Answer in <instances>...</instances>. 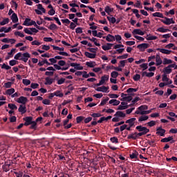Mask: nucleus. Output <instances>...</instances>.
<instances>
[{"instance_id":"obj_47","label":"nucleus","mask_w":177,"mask_h":177,"mask_svg":"<svg viewBox=\"0 0 177 177\" xmlns=\"http://www.w3.org/2000/svg\"><path fill=\"white\" fill-rule=\"evenodd\" d=\"M163 64H171L172 61L171 59H168L167 58H164L163 59Z\"/></svg>"},{"instance_id":"obj_61","label":"nucleus","mask_w":177,"mask_h":177,"mask_svg":"<svg viewBox=\"0 0 177 177\" xmlns=\"http://www.w3.org/2000/svg\"><path fill=\"white\" fill-rule=\"evenodd\" d=\"M111 142L112 143H118V138H117L116 137L111 138Z\"/></svg>"},{"instance_id":"obj_25","label":"nucleus","mask_w":177,"mask_h":177,"mask_svg":"<svg viewBox=\"0 0 177 177\" xmlns=\"http://www.w3.org/2000/svg\"><path fill=\"white\" fill-rule=\"evenodd\" d=\"M126 114H125V113H124V112H122V111H117L116 113H115V117H118V118H124V117H126Z\"/></svg>"},{"instance_id":"obj_22","label":"nucleus","mask_w":177,"mask_h":177,"mask_svg":"<svg viewBox=\"0 0 177 177\" xmlns=\"http://www.w3.org/2000/svg\"><path fill=\"white\" fill-rule=\"evenodd\" d=\"M156 66H161V64H162V60L161 59V57H160L159 55H157L156 56Z\"/></svg>"},{"instance_id":"obj_34","label":"nucleus","mask_w":177,"mask_h":177,"mask_svg":"<svg viewBox=\"0 0 177 177\" xmlns=\"http://www.w3.org/2000/svg\"><path fill=\"white\" fill-rule=\"evenodd\" d=\"M86 66H87V67H90L91 68H93V67H95V66H96V62H88L86 63Z\"/></svg>"},{"instance_id":"obj_62","label":"nucleus","mask_w":177,"mask_h":177,"mask_svg":"<svg viewBox=\"0 0 177 177\" xmlns=\"http://www.w3.org/2000/svg\"><path fill=\"white\" fill-rule=\"evenodd\" d=\"M133 79L135 81H139V80H140V75H139V74L135 75L133 77Z\"/></svg>"},{"instance_id":"obj_56","label":"nucleus","mask_w":177,"mask_h":177,"mask_svg":"<svg viewBox=\"0 0 177 177\" xmlns=\"http://www.w3.org/2000/svg\"><path fill=\"white\" fill-rule=\"evenodd\" d=\"M88 49L89 52H91V53H95V55H96V52H97V48H88Z\"/></svg>"},{"instance_id":"obj_2","label":"nucleus","mask_w":177,"mask_h":177,"mask_svg":"<svg viewBox=\"0 0 177 177\" xmlns=\"http://www.w3.org/2000/svg\"><path fill=\"white\" fill-rule=\"evenodd\" d=\"M149 109V106L147 105H141L140 107L137 109V110L135 112V114H140V115H145V113L146 111Z\"/></svg>"},{"instance_id":"obj_29","label":"nucleus","mask_w":177,"mask_h":177,"mask_svg":"<svg viewBox=\"0 0 177 177\" xmlns=\"http://www.w3.org/2000/svg\"><path fill=\"white\" fill-rule=\"evenodd\" d=\"M147 41H156L157 39L156 36H153L151 35H147V37H145Z\"/></svg>"},{"instance_id":"obj_63","label":"nucleus","mask_w":177,"mask_h":177,"mask_svg":"<svg viewBox=\"0 0 177 177\" xmlns=\"http://www.w3.org/2000/svg\"><path fill=\"white\" fill-rule=\"evenodd\" d=\"M31 44L36 45L37 46H39V45H41V42L38 41L37 40H35L32 41Z\"/></svg>"},{"instance_id":"obj_3","label":"nucleus","mask_w":177,"mask_h":177,"mask_svg":"<svg viewBox=\"0 0 177 177\" xmlns=\"http://www.w3.org/2000/svg\"><path fill=\"white\" fill-rule=\"evenodd\" d=\"M164 19H160V21L165 24L166 26H169L171 24H175V21H174V18H168L167 17H163Z\"/></svg>"},{"instance_id":"obj_10","label":"nucleus","mask_w":177,"mask_h":177,"mask_svg":"<svg viewBox=\"0 0 177 177\" xmlns=\"http://www.w3.org/2000/svg\"><path fill=\"white\" fill-rule=\"evenodd\" d=\"M128 107H129V105H128V102H122L118 106V110H127Z\"/></svg>"},{"instance_id":"obj_37","label":"nucleus","mask_w":177,"mask_h":177,"mask_svg":"<svg viewBox=\"0 0 177 177\" xmlns=\"http://www.w3.org/2000/svg\"><path fill=\"white\" fill-rule=\"evenodd\" d=\"M15 88H12L10 89L6 90V94L8 95V96H12L13 95V93H15Z\"/></svg>"},{"instance_id":"obj_4","label":"nucleus","mask_w":177,"mask_h":177,"mask_svg":"<svg viewBox=\"0 0 177 177\" xmlns=\"http://www.w3.org/2000/svg\"><path fill=\"white\" fill-rule=\"evenodd\" d=\"M37 10H35V13H37V15H42V13H46V10H45L44 8V7L42 6V4H37Z\"/></svg>"},{"instance_id":"obj_19","label":"nucleus","mask_w":177,"mask_h":177,"mask_svg":"<svg viewBox=\"0 0 177 177\" xmlns=\"http://www.w3.org/2000/svg\"><path fill=\"white\" fill-rule=\"evenodd\" d=\"M84 55L86 57H88V59H95L96 58V54L89 53V52H85Z\"/></svg>"},{"instance_id":"obj_27","label":"nucleus","mask_w":177,"mask_h":177,"mask_svg":"<svg viewBox=\"0 0 177 177\" xmlns=\"http://www.w3.org/2000/svg\"><path fill=\"white\" fill-rule=\"evenodd\" d=\"M149 120V117L146 115H142L138 118V122H143V121H147Z\"/></svg>"},{"instance_id":"obj_17","label":"nucleus","mask_w":177,"mask_h":177,"mask_svg":"<svg viewBox=\"0 0 177 177\" xmlns=\"http://www.w3.org/2000/svg\"><path fill=\"white\" fill-rule=\"evenodd\" d=\"M171 140H172V141L171 142ZM160 142H162V143H168V142H171V143H175V140H174V137H172V136L162 138L160 140Z\"/></svg>"},{"instance_id":"obj_24","label":"nucleus","mask_w":177,"mask_h":177,"mask_svg":"<svg viewBox=\"0 0 177 177\" xmlns=\"http://www.w3.org/2000/svg\"><path fill=\"white\" fill-rule=\"evenodd\" d=\"M132 34H133V35L138 34V35H145V32L142 31L140 29H134L132 31Z\"/></svg>"},{"instance_id":"obj_16","label":"nucleus","mask_w":177,"mask_h":177,"mask_svg":"<svg viewBox=\"0 0 177 177\" xmlns=\"http://www.w3.org/2000/svg\"><path fill=\"white\" fill-rule=\"evenodd\" d=\"M137 48L141 50V52H145V49H147L149 48V44L146 43H143L141 44H139Z\"/></svg>"},{"instance_id":"obj_43","label":"nucleus","mask_w":177,"mask_h":177,"mask_svg":"<svg viewBox=\"0 0 177 177\" xmlns=\"http://www.w3.org/2000/svg\"><path fill=\"white\" fill-rule=\"evenodd\" d=\"M107 19L112 24H114L117 21V19H115V17H107Z\"/></svg>"},{"instance_id":"obj_51","label":"nucleus","mask_w":177,"mask_h":177,"mask_svg":"<svg viewBox=\"0 0 177 177\" xmlns=\"http://www.w3.org/2000/svg\"><path fill=\"white\" fill-rule=\"evenodd\" d=\"M53 48L54 50H59L60 52H63L64 50V48H60L59 46H53Z\"/></svg>"},{"instance_id":"obj_28","label":"nucleus","mask_w":177,"mask_h":177,"mask_svg":"<svg viewBox=\"0 0 177 177\" xmlns=\"http://www.w3.org/2000/svg\"><path fill=\"white\" fill-rule=\"evenodd\" d=\"M25 124L24 125H26V127L28 125H31V123L32 122V117H26L25 119Z\"/></svg>"},{"instance_id":"obj_5","label":"nucleus","mask_w":177,"mask_h":177,"mask_svg":"<svg viewBox=\"0 0 177 177\" xmlns=\"http://www.w3.org/2000/svg\"><path fill=\"white\" fill-rule=\"evenodd\" d=\"M136 129L138 131V132H141L146 135V133H149L150 132V129H147V127H142V126H137L136 127Z\"/></svg>"},{"instance_id":"obj_44","label":"nucleus","mask_w":177,"mask_h":177,"mask_svg":"<svg viewBox=\"0 0 177 177\" xmlns=\"http://www.w3.org/2000/svg\"><path fill=\"white\" fill-rule=\"evenodd\" d=\"M8 23H9V18H6L2 21L0 22V26H5Z\"/></svg>"},{"instance_id":"obj_38","label":"nucleus","mask_w":177,"mask_h":177,"mask_svg":"<svg viewBox=\"0 0 177 177\" xmlns=\"http://www.w3.org/2000/svg\"><path fill=\"white\" fill-rule=\"evenodd\" d=\"M104 10H105L106 13H107L108 15H110L111 13V12H113V10H114V9L110 8V6H106L104 8Z\"/></svg>"},{"instance_id":"obj_60","label":"nucleus","mask_w":177,"mask_h":177,"mask_svg":"<svg viewBox=\"0 0 177 177\" xmlns=\"http://www.w3.org/2000/svg\"><path fill=\"white\" fill-rule=\"evenodd\" d=\"M42 103H43V104L49 106V104H50V101L48 99H44V100H43Z\"/></svg>"},{"instance_id":"obj_64","label":"nucleus","mask_w":177,"mask_h":177,"mask_svg":"<svg viewBox=\"0 0 177 177\" xmlns=\"http://www.w3.org/2000/svg\"><path fill=\"white\" fill-rule=\"evenodd\" d=\"M17 177H23V171L15 172Z\"/></svg>"},{"instance_id":"obj_26","label":"nucleus","mask_w":177,"mask_h":177,"mask_svg":"<svg viewBox=\"0 0 177 177\" xmlns=\"http://www.w3.org/2000/svg\"><path fill=\"white\" fill-rule=\"evenodd\" d=\"M12 30V27H8V28H6V27H1L0 28V32H10Z\"/></svg>"},{"instance_id":"obj_52","label":"nucleus","mask_w":177,"mask_h":177,"mask_svg":"<svg viewBox=\"0 0 177 177\" xmlns=\"http://www.w3.org/2000/svg\"><path fill=\"white\" fill-rule=\"evenodd\" d=\"M64 82H66V79L64 78H61L59 80H57V84L58 85H62V84H64Z\"/></svg>"},{"instance_id":"obj_58","label":"nucleus","mask_w":177,"mask_h":177,"mask_svg":"<svg viewBox=\"0 0 177 177\" xmlns=\"http://www.w3.org/2000/svg\"><path fill=\"white\" fill-rule=\"evenodd\" d=\"M10 66H16L17 64V61L16 59H12L9 61Z\"/></svg>"},{"instance_id":"obj_30","label":"nucleus","mask_w":177,"mask_h":177,"mask_svg":"<svg viewBox=\"0 0 177 177\" xmlns=\"http://www.w3.org/2000/svg\"><path fill=\"white\" fill-rule=\"evenodd\" d=\"M11 20L12 23H17V21H19V17H17V14L13 13L11 16Z\"/></svg>"},{"instance_id":"obj_48","label":"nucleus","mask_w":177,"mask_h":177,"mask_svg":"<svg viewBox=\"0 0 177 177\" xmlns=\"http://www.w3.org/2000/svg\"><path fill=\"white\" fill-rule=\"evenodd\" d=\"M22 82H23L24 85H26V86L30 85V84H31V81H30V80H27V79H24L22 80Z\"/></svg>"},{"instance_id":"obj_33","label":"nucleus","mask_w":177,"mask_h":177,"mask_svg":"<svg viewBox=\"0 0 177 177\" xmlns=\"http://www.w3.org/2000/svg\"><path fill=\"white\" fill-rule=\"evenodd\" d=\"M89 40L91 42H93L95 46H100V43L97 42V39L95 37L89 38Z\"/></svg>"},{"instance_id":"obj_45","label":"nucleus","mask_w":177,"mask_h":177,"mask_svg":"<svg viewBox=\"0 0 177 177\" xmlns=\"http://www.w3.org/2000/svg\"><path fill=\"white\" fill-rule=\"evenodd\" d=\"M24 31L26 34H28L29 35H32V32L31 31V28H24Z\"/></svg>"},{"instance_id":"obj_50","label":"nucleus","mask_w":177,"mask_h":177,"mask_svg":"<svg viewBox=\"0 0 177 177\" xmlns=\"http://www.w3.org/2000/svg\"><path fill=\"white\" fill-rule=\"evenodd\" d=\"M12 84L13 83L12 82H8L4 84V86H5V88H6L8 89L9 88H12Z\"/></svg>"},{"instance_id":"obj_15","label":"nucleus","mask_w":177,"mask_h":177,"mask_svg":"<svg viewBox=\"0 0 177 177\" xmlns=\"http://www.w3.org/2000/svg\"><path fill=\"white\" fill-rule=\"evenodd\" d=\"M102 38L106 39L107 42H113V41H115V37L113 36L112 35L109 34L106 37L104 36Z\"/></svg>"},{"instance_id":"obj_9","label":"nucleus","mask_w":177,"mask_h":177,"mask_svg":"<svg viewBox=\"0 0 177 177\" xmlns=\"http://www.w3.org/2000/svg\"><path fill=\"white\" fill-rule=\"evenodd\" d=\"M165 129H162L161 127L156 129V135L158 136H165Z\"/></svg>"},{"instance_id":"obj_49","label":"nucleus","mask_w":177,"mask_h":177,"mask_svg":"<svg viewBox=\"0 0 177 177\" xmlns=\"http://www.w3.org/2000/svg\"><path fill=\"white\" fill-rule=\"evenodd\" d=\"M157 31H158L159 32H167V31H169V30L160 27L158 28Z\"/></svg>"},{"instance_id":"obj_1","label":"nucleus","mask_w":177,"mask_h":177,"mask_svg":"<svg viewBox=\"0 0 177 177\" xmlns=\"http://www.w3.org/2000/svg\"><path fill=\"white\" fill-rule=\"evenodd\" d=\"M126 124H128V128L127 131H131V128H134V127H136L138 125V122H136V118H131L127 120H126Z\"/></svg>"},{"instance_id":"obj_36","label":"nucleus","mask_w":177,"mask_h":177,"mask_svg":"<svg viewBox=\"0 0 177 177\" xmlns=\"http://www.w3.org/2000/svg\"><path fill=\"white\" fill-rule=\"evenodd\" d=\"M16 53V48L11 49L10 52L8 53V57L6 59H9V57H13V55Z\"/></svg>"},{"instance_id":"obj_13","label":"nucleus","mask_w":177,"mask_h":177,"mask_svg":"<svg viewBox=\"0 0 177 177\" xmlns=\"http://www.w3.org/2000/svg\"><path fill=\"white\" fill-rule=\"evenodd\" d=\"M71 67H74L75 70H84V66H81L80 64L77 63H71L70 64Z\"/></svg>"},{"instance_id":"obj_41","label":"nucleus","mask_w":177,"mask_h":177,"mask_svg":"<svg viewBox=\"0 0 177 177\" xmlns=\"http://www.w3.org/2000/svg\"><path fill=\"white\" fill-rule=\"evenodd\" d=\"M30 21H31L30 19L26 18L24 21L23 26H26L27 27H30Z\"/></svg>"},{"instance_id":"obj_57","label":"nucleus","mask_w":177,"mask_h":177,"mask_svg":"<svg viewBox=\"0 0 177 177\" xmlns=\"http://www.w3.org/2000/svg\"><path fill=\"white\" fill-rule=\"evenodd\" d=\"M39 86V84H38V83H32L30 85V87L32 88V89H37V88H38Z\"/></svg>"},{"instance_id":"obj_21","label":"nucleus","mask_w":177,"mask_h":177,"mask_svg":"<svg viewBox=\"0 0 177 177\" xmlns=\"http://www.w3.org/2000/svg\"><path fill=\"white\" fill-rule=\"evenodd\" d=\"M156 50H159L161 53H164L165 55H171V50L164 49V48H157Z\"/></svg>"},{"instance_id":"obj_18","label":"nucleus","mask_w":177,"mask_h":177,"mask_svg":"<svg viewBox=\"0 0 177 177\" xmlns=\"http://www.w3.org/2000/svg\"><path fill=\"white\" fill-rule=\"evenodd\" d=\"M18 111L21 113V114H24L27 111V108L26 107V105H21L19 106L18 109Z\"/></svg>"},{"instance_id":"obj_55","label":"nucleus","mask_w":177,"mask_h":177,"mask_svg":"<svg viewBox=\"0 0 177 177\" xmlns=\"http://www.w3.org/2000/svg\"><path fill=\"white\" fill-rule=\"evenodd\" d=\"M156 124H157V122L156 121H153V120L147 122L148 127H154L156 125Z\"/></svg>"},{"instance_id":"obj_20","label":"nucleus","mask_w":177,"mask_h":177,"mask_svg":"<svg viewBox=\"0 0 177 177\" xmlns=\"http://www.w3.org/2000/svg\"><path fill=\"white\" fill-rule=\"evenodd\" d=\"M113 44L107 43L106 44L102 46V48L103 49V50H110Z\"/></svg>"},{"instance_id":"obj_39","label":"nucleus","mask_w":177,"mask_h":177,"mask_svg":"<svg viewBox=\"0 0 177 177\" xmlns=\"http://www.w3.org/2000/svg\"><path fill=\"white\" fill-rule=\"evenodd\" d=\"M23 55V53H17L15 57H14V59L15 60H21V56Z\"/></svg>"},{"instance_id":"obj_14","label":"nucleus","mask_w":177,"mask_h":177,"mask_svg":"<svg viewBox=\"0 0 177 177\" xmlns=\"http://www.w3.org/2000/svg\"><path fill=\"white\" fill-rule=\"evenodd\" d=\"M162 81H163V82H167L166 85H171V84H172V80L168 78V76H167V74H163Z\"/></svg>"},{"instance_id":"obj_8","label":"nucleus","mask_w":177,"mask_h":177,"mask_svg":"<svg viewBox=\"0 0 177 177\" xmlns=\"http://www.w3.org/2000/svg\"><path fill=\"white\" fill-rule=\"evenodd\" d=\"M31 57V55L28 53H22V55L21 57V60L22 62H24V63H27L28 62V59Z\"/></svg>"},{"instance_id":"obj_6","label":"nucleus","mask_w":177,"mask_h":177,"mask_svg":"<svg viewBox=\"0 0 177 177\" xmlns=\"http://www.w3.org/2000/svg\"><path fill=\"white\" fill-rule=\"evenodd\" d=\"M109 78H110V76L109 75H104L101 77V80L98 84H97V86H100L101 85H103L105 82H107L109 81Z\"/></svg>"},{"instance_id":"obj_46","label":"nucleus","mask_w":177,"mask_h":177,"mask_svg":"<svg viewBox=\"0 0 177 177\" xmlns=\"http://www.w3.org/2000/svg\"><path fill=\"white\" fill-rule=\"evenodd\" d=\"M8 107L11 110H17V106L15 104H8Z\"/></svg>"},{"instance_id":"obj_54","label":"nucleus","mask_w":177,"mask_h":177,"mask_svg":"<svg viewBox=\"0 0 177 177\" xmlns=\"http://www.w3.org/2000/svg\"><path fill=\"white\" fill-rule=\"evenodd\" d=\"M111 77H112V78H117V77H118V72L117 71H113L111 73Z\"/></svg>"},{"instance_id":"obj_35","label":"nucleus","mask_w":177,"mask_h":177,"mask_svg":"<svg viewBox=\"0 0 177 177\" xmlns=\"http://www.w3.org/2000/svg\"><path fill=\"white\" fill-rule=\"evenodd\" d=\"M153 17H160V19H164V15L161 12H154L152 14Z\"/></svg>"},{"instance_id":"obj_53","label":"nucleus","mask_w":177,"mask_h":177,"mask_svg":"<svg viewBox=\"0 0 177 177\" xmlns=\"http://www.w3.org/2000/svg\"><path fill=\"white\" fill-rule=\"evenodd\" d=\"M138 89L136 88H129L127 90V93H132L133 92H137Z\"/></svg>"},{"instance_id":"obj_59","label":"nucleus","mask_w":177,"mask_h":177,"mask_svg":"<svg viewBox=\"0 0 177 177\" xmlns=\"http://www.w3.org/2000/svg\"><path fill=\"white\" fill-rule=\"evenodd\" d=\"M1 68H4V70H10L11 67L9 65H6V64H3Z\"/></svg>"},{"instance_id":"obj_12","label":"nucleus","mask_w":177,"mask_h":177,"mask_svg":"<svg viewBox=\"0 0 177 177\" xmlns=\"http://www.w3.org/2000/svg\"><path fill=\"white\" fill-rule=\"evenodd\" d=\"M28 101V100L27 99V97H26L24 96H21L17 100V103H20L22 105H26V103H27Z\"/></svg>"},{"instance_id":"obj_40","label":"nucleus","mask_w":177,"mask_h":177,"mask_svg":"<svg viewBox=\"0 0 177 177\" xmlns=\"http://www.w3.org/2000/svg\"><path fill=\"white\" fill-rule=\"evenodd\" d=\"M140 67L142 68V71H145V70H147V68H149V64L144 63L142 64H140Z\"/></svg>"},{"instance_id":"obj_31","label":"nucleus","mask_w":177,"mask_h":177,"mask_svg":"<svg viewBox=\"0 0 177 177\" xmlns=\"http://www.w3.org/2000/svg\"><path fill=\"white\" fill-rule=\"evenodd\" d=\"M128 139H133L136 140L138 139V133L135 132L128 136Z\"/></svg>"},{"instance_id":"obj_42","label":"nucleus","mask_w":177,"mask_h":177,"mask_svg":"<svg viewBox=\"0 0 177 177\" xmlns=\"http://www.w3.org/2000/svg\"><path fill=\"white\" fill-rule=\"evenodd\" d=\"M55 96H57V97H63L64 94L63 93H61L60 91H57L54 92Z\"/></svg>"},{"instance_id":"obj_23","label":"nucleus","mask_w":177,"mask_h":177,"mask_svg":"<svg viewBox=\"0 0 177 177\" xmlns=\"http://www.w3.org/2000/svg\"><path fill=\"white\" fill-rule=\"evenodd\" d=\"M121 103L120 100H115V99H112L109 100V104H113V106H118Z\"/></svg>"},{"instance_id":"obj_32","label":"nucleus","mask_w":177,"mask_h":177,"mask_svg":"<svg viewBox=\"0 0 177 177\" xmlns=\"http://www.w3.org/2000/svg\"><path fill=\"white\" fill-rule=\"evenodd\" d=\"M53 84V79L51 77H46L45 85H52Z\"/></svg>"},{"instance_id":"obj_7","label":"nucleus","mask_w":177,"mask_h":177,"mask_svg":"<svg viewBox=\"0 0 177 177\" xmlns=\"http://www.w3.org/2000/svg\"><path fill=\"white\" fill-rule=\"evenodd\" d=\"M174 67H175V64H172L169 65L168 66L164 68L163 69V73L164 74H171L172 73V69L171 68H174Z\"/></svg>"},{"instance_id":"obj_11","label":"nucleus","mask_w":177,"mask_h":177,"mask_svg":"<svg viewBox=\"0 0 177 177\" xmlns=\"http://www.w3.org/2000/svg\"><path fill=\"white\" fill-rule=\"evenodd\" d=\"M95 91H97V92H103L104 93H109V86L106 87L103 86L97 87L95 89Z\"/></svg>"}]
</instances>
